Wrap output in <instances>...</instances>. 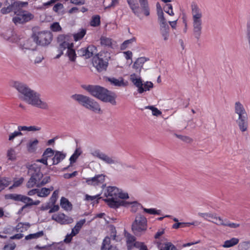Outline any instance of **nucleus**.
<instances>
[{
	"label": "nucleus",
	"instance_id": "obj_1",
	"mask_svg": "<svg viewBox=\"0 0 250 250\" xmlns=\"http://www.w3.org/2000/svg\"><path fill=\"white\" fill-rule=\"evenodd\" d=\"M11 85L18 91L20 99L27 104L43 109L48 108L47 103L41 98L40 94L31 89L27 84L14 81Z\"/></svg>",
	"mask_w": 250,
	"mask_h": 250
},
{
	"label": "nucleus",
	"instance_id": "obj_2",
	"mask_svg": "<svg viewBox=\"0 0 250 250\" xmlns=\"http://www.w3.org/2000/svg\"><path fill=\"white\" fill-rule=\"evenodd\" d=\"M104 194L106 197L104 201L110 208H117L121 206H126L128 204L126 201L121 200L128 198L127 193L116 187H108Z\"/></svg>",
	"mask_w": 250,
	"mask_h": 250
},
{
	"label": "nucleus",
	"instance_id": "obj_3",
	"mask_svg": "<svg viewBox=\"0 0 250 250\" xmlns=\"http://www.w3.org/2000/svg\"><path fill=\"white\" fill-rule=\"evenodd\" d=\"M83 88L91 95L105 103H109L112 105L116 104V94L107 89L99 85H84Z\"/></svg>",
	"mask_w": 250,
	"mask_h": 250
},
{
	"label": "nucleus",
	"instance_id": "obj_4",
	"mask_svg": "<svg viewBox=\"0 0 250 250\" xmlns=\"http://www.w3.org/2000/svg\"><path fill=\"white\" fill-rule=\"evenodd\" d=\"M29 173L31 174V177L26 184L28 188H32L35 186L41 187L50 181V176H46L42 180L43 178V174L41 172L40 167L36 164L31 166L29 169Z\"/></svg>",
	"mask_w": 250,
	"mask_h": 250
},
{
	"label": "nucleus",
	"instance_id": "obj_5",
	"mask_svg": "<svg viewBox=\"0 0 250 250\" xmlns=\"http://www.w3.org/2000/svg\"><path fill=\"white\" fill-rule=\"evenodd\" d=\"M191 9L193 34L194 37L198 40L202 34L203 13L201 9L195 3L191 4Z\"/></svg>",
	"mask_w": 250,
	"mask_h": 250
},
{
	"label": "nucleus",
	"instance_id": "obj_6",
	"mask_svg": "<svg viewBox=\"0 0 250 250\" xmlns=\"http://www.w3.org/2000/svg\"><path fill=\"white\" fill-rule=\"evenodd\" d=\"M141 7H140L138 1L137 0H126L127 3L129 5L133 14L139 18H141V14L142 12L146 16H148L150 14V9L147 0H138Z\"/></svg>",
	"mask_w": 250,
	"mask_h": 250
},
{
	"label": "nucleus",
	"instance_id": "obj_7",
	"mask_svg": "<svg viewBox=\"0 0 250 250\" xmlns=\"http://www.w3.org/2000/svg\"><path fill=\"white\" fill-rule=\"evenodd\" d=\"M234 112L238 115L236 123L240 130L242 132L247 131L248 126V114L244 105L240 102H235L234 104Z\"/></svg>",
	"mask_w": 250,
	"mask_h": 250
},
{
	"label": "nucleus",
	"instance_id": "obj_8",
	"mask_svg": "<svg viewBox=\"0 0 250 250\" xmlns=\"http://www.w3.org/2000/svg\"><path fill=\"white\" fill-rule=\"evenodd\" d=\"M147 228V221L146 217L141 214H138L132 222L131 229L137 236H140L146 231Z\"/></svg>",
	"mask_w": 250,
	"mask_h": 250
},
{
	"label": "nucleus",
	"instance_id": "obj_9",
	"mask_svg": "<svg viewBox=\"0 0 250 250\" xmlns=\"http://www.w3.org/2000/svg\"><path fill=\"white\" fill-rule=\"evenodd\" d=\"M32 38L37 45L44 46L50 43L52 40V35L49 31H43L34 33Z\"/></svg>",
	"mask_w": 250,
	"mask_h": 250
},
{
	"label": "nucleus",
	"instance_id": "obj_10",
	"mask_svg": "<svg viewBox=\"0 0 250 250\" xmlns=\"http://www.w3.org/2000/svg\"><path fill=\"white\" fill-rule=\"evenodd\" d=\"M91 155L98 158L101 161L108 165L121 164L120 160L115 156H109L105 153L102 152L99 149H95L91 152Z\"/></svg>",
	"mask_w": 250,
	"mask_h": 250
},
{
	"label": "nucleus",
	"instance_id": "obj_11",
	"mask_svg": "<svg viewBox=\"0 0 250 250\" xmlns=\"http://www.w3.org/2000/svg\"><path fill=\"white\" fill-rule=\"evenodd\" d=\"M158 21L160 23V32L165 41L169 38V26L164 16V13L160 9L158 12Z\"/></svg>",
	"mask_w": 250,
	"mask_h": 250
},
{
	"label": "nucleus",
	"instance_id": "obj_12",
	"mask_svg": "<svg viewBox=\"0 0 250 250\" xmlns=\"http://www.w3.org/2000/svg\"><path fill=\"white\" fill-rule=\"evenodd\" d=\"M15 13L16 16L13 17V21L15 24L28 22L34 18L33 14L25 11L18 10Z\"/></svg>",
	"mask_w": 250,
	"mask_h": 250
},
{
	"label": "nucleus",
	"instance_id": "obj_13",
	"mask_svg": "<svg viewBox=\"0 0 250 250\" xmlns=\"http://www.w3.org/2000/svg\"><path fill=\"white\" fill-rule=\"evenodd\" d=\"M1 36L5 40L11 42H17L20 40L16 33L11 29H9L3 32Z\"/></svg>",
	"mask_w": 250,
	"mask_h": 250
},
{
	"label": "nucleus",
	"instance_id": "obj_14",
	"mask_svg": "<svg viewBox=\"0 0 250 250\" xmlns=\"http://www.w3.org/2000/svg\"><path fill=\"white\" fill-rule=\"evenodd\" d=\"M26 4H27V2L20 1L14 2L7 7L2 8L1 9L0 12L3 14H8L12 11H14L15 12L16 9H20L21 8L24 7Z\"/></svg>",
	"mask_w": 250,
	"mask_h": 250
},
{
	"label": "nucleus",
	"instance_id": "obj_15",
	"mask_svg": "<svg viewBox=\"0 0 250 250\" xmlns=\"http://www.w3.org/2000/svg\"><path fill=\"white\" fill-rule=\"evenodd\" d=\"M52 219L56 221L61 224H69L73 222V219L63 213L54 214L52 216Z\"/></svg>",
	"mask_w": 250,
	"mask_h": 250
},
{
	"label": "nucleus",
	"instance_id": "obj_16",
	"mask_svg": "<svg viewBox=\"0 0 250 250\" xmlns=\"http://www.w3.org/2000/svg\"><path fill=\"white\" fill-rule=\"evenodd\" d=\"M93 64L98 72L105 70L108 66V62L106 61L99 57L93 59Z\"/></svg>",
	"mask_w": 250,
	"mask_h": 250
},
{
	"label": "nucleus",
	"instance_id": "obj_17",
	"mask_svg": "<svg viewBox=\"0 0 250 250\" xmlns=\"http://www.w3.org/2000/svg\"><path fill=\"white\" fill-rule=\"evenodd\" d=\"M71 98L85 108L91 100V98L82 94H74Z\"/></svg>",
	"mask_w": 250,
	"mask_h": 250
},
{
	"label": "nucleus",
	"instance_id": "obj_18",
	"mask_svg": "<svg viewBox=\"0 0 250 250\" xmlns=\"http://www.w3.org/2000/svg\"><path fill=\"white\" fill-rule=\"evenodd\" d=\"M105 81L109 82L111 85L117 87H125L128 84V82L125 81L123 77H120L118 79L114 77H106Z\"/></svg>",
	"mask_w": 250,
	"mask_h": 250
},
{
	"label": "nucleus",
	"instance_id": "obj_19",
	"mask_svg": "<svg viewBox=\"0 0 250 250\" xmlns=\"http://www.w3.org/2000/svg\"><path fill=\"white\" fill-rule=\"evenodd\" d=\"M130 80L138 88V91L139 93H143V86L144 83L139 76L135 73L132 74L130 76Z\"/></svg>",
	"mask_w": 250,
	"mask_h": 250
},
{
	"label": "nucleus",
	"instance_id": "obj_20",
	"mask_svg": "<svg viewBox=\"0 0 250 250\" xmlns=\"http://www.w3.org/2000/svg\"><path fill=\"white\" fill-rule=\"evenodd\" d=\"M104 177L103 174H98L92 178H86V183L88 185L97 186L104 181Z\"/></svg>",
	"mask_w": 250,
	"mask_h": 250
},
{
	"label": "nucleus",
	"instance_id": "obj_21",
	"mask_svg": "<svg viewBox=\"0 0 250 250\" xmlns=\"http://www.w3.org/2000/svg\"><path fill=\"white\" fill-rule=\"evenodd\" d=\"M111 238L108 236L104 239L101 247V250H118L116 246L110 244Z\"/></svg>",
	"mask_w": 250,
	"mask_h": 250
},
{
	"label": "nucleus",
	"instance_id": "obj_22",
	"mask_svg": "<svg viewBox=\"0 0 250 250\" xmlns=\"http://www.w3.org/2000/svg\"><path fill=\"white\" fill-rule=\"evenodd\" d=\"M66 157V154L62 152L55 151L54 157L52 158V165H56L62 161Z\"/></svg>",
	"mask_w": 250,
	"mask_h": 250
},
{
	"label": "nucleus",
	"instance_id": "obj_23",
	"mask_svg": "<svg viewBox=\"0 0 250 250\" xmlns=\"http://www.w3.org/2000/svg\"><path fill=\"white\" fill-rule=\"evenodd\" d=\"M86 109L96 113H99L101 111V107L99 104L92 98H91Z\"/></svg>",
	"mask_w": 250,
	"mask_h": 250
},
{
	"label": "nucleus",
	"instance_id": "obj_24",
	"mask_svg": "<svg viewBox=\"0 0 250 250\" xmlns=\"http://www.w3.org/2000/svg\"><path fill=\"white\" fill-rule=\"evenodd\" d=\"M113 42L112 39L105 36H102L100 38V43L104 47L112 48Z\"/></svg>",
	"mask_w": 250,
	"mask_h": 250
},
{
	"label": "nucleus",
	"instance_id": "obj_25",
	"mask_svg": "<svg viewBox=\"0 0 250 250\" xmlns=\"http://www.w3.org/2000/svg\"><path fill=\"white\" fill-rule=\"evenodd\" d=\"M128 204L126 207H129L130 208V211L132 212L135 213L137 212L140 208H143V206L137 202L134 201L131 202H126Z\"/></svg>",
	"mask_w": 250,
	"mask_h": 250
},
{
	"label": "nucleus",
	"instance_id": "obj_26",
	"mask_svg": "<svg viewBox=\"0 0 250 250\" xmlns=\"http://www.w3.org/2000/svg\"><path fill=\"white\" fill-rule=\"evenodd\" d=\"M86 59L90 58L94 55H97V50L96 47L92 45L88 46L85 48Z\"/></svg>",
	"mask_w": 250,
	"mask_h": 250
},
{
	"label": "nucleus",
	"instance_id": "obj_27",
	"mask_svg": "<svg viewBox=\"0 0 250 250\" xmlns=\"http://www.w3.org/2000/svg\"><path fill=\"white\" fill-rule=\"evenodd\" d=\"M85 223V219H82L78 221L75 227L72 229V235L75 236L76 234H77L83 224Z\"/></svg>",
	"mask_w": 250,
	"mask_h": 250
},
{
	"label": "nucleus",
	"instance_id": "obj_28",
	"mask_svg": "<svg viewBox=\"0 0 250 250\" xmlns=\"http://www.w3.org/2000/svg\"><path fill=\"white\" fill-rule=\"evenodd\" d=\"M38 143L39 141L36 139L33 141H30L27 145L28 151L30 152H35L37 149Z\"/></svg>",
	"mask_w": 250,
	"mask_h": 250
},
{
	"label": "nucleus",
	"instance_id": "obj_29",
	"mask_svg": "<svg viewBox=\"0 0 250 250\" xmlns=\"http://www.w3.org/2000/svg\"><path fill=\"white\" fill-rule=\"evenodd\" d=\"M146 61V59L145 57H140L133 64V67L136 70H141L143 67L144 63Z\"/></svg>",
	"mask_w": 250,
	"mask_h": 250
},
{
	"label": "nucleus",
	"instance_id": "obj_30",
	"mask_svg": "<svg viewBox=\"0 0 250 250\" xmlns=\"http://www.w3.org/2000/svg\"><path fill=\"white\" fill-rule=\"evenodd\" d=\"M239 241V239L233 237L229 240L225 241L222 246L224 248H230L237 245Z\"/></svg>",
	"mask_w": 250,
	"mask_h": 250
},
{
	"label": "nucleus",
	"instance_id": "obj_31",
	"mask_svg": "<svg viewBox=\"0 0 250 250\" xmlns=\"http://www.w3.org/2000/svg\"><path fill=\"white\" fill-rule=\"evenodd\" d=\"M126 243H127V249L128 250H131L133 247H134V246H133V244L134 243H135L136 241H135L136 240V238L130 234H127V236H126Z\"/></svg>",
	"mask_w": 250,
	"mask_h": 250
},
{
	"label": "nucleus",
	"instance_id": "obj_32",
	"mask_svg": "<svg viewBox=\"0 0 250 250\" xmlns=\"http://www.w3.org/2000/svg\"><path fill=\"white\" fill-rule=\"evenodd\" d=\"M11 181L9 178L6 177H0V192L8 187Z\"/></svg>",
	"mask_w": 250,
	"mask_h": 250
},
{
	"label": "nucleus",
	"instance_id": "obj_33",
	"mask_svg": "<svg viewBox=\"0 0 250 250\" xmlns=\"http://www.w3.org/2000/svg\"><path fill=\"white\" fill-rule=\"evenodd\" d=\"M212 219L214 220L211 222L217 225L226 226L227 219L223 220L221 217H218L216 215H213Z\"/></svg>",
	"mask_w": 250,
	"mask_h": 250
},
{
	"label": "nucleus",
	"instance_id": "obj_34",
	"mask_svg": "<svg viewBox=\"0 0 250 250\" xmlns=\"http://www.w3.org/2000/svg\"><path fill=\"white\" fill-rule=\"evenodd\" d=\"M61 206L62 208L65 210H69L71 209V204L69 201L64 197H62L61 199Z\"/></svg>",
	"mask_w": 250,
	"mask_h": 250
},
{
	"label": "nucleus",
	"instance_id": "obj_35",
	"mask_svg": "<svg viewBox=\"0 0 250 250\" xmlns=\"http://www.w3.org/2000/svg\"><path fill=\"white\" fill-rule=\"evenodd\" d=\"M30 225L28 223H19L16 226V229L18 231L23 232L27 230Z\"/></svg>",
	"mask_w": 250,
	"mask_h": 250
},
{
	"label": "nucleus",
	"instance_id": "obj_36",
	"mask_svg": "<svg viewBox=\"0 0 250 250\" xmlns=\"http://www.w3.org/2000/svg\"><path fill=\"white\" fill-rule=\"evenodd\" d=\"M238 250H250V240L240 243L238 246Z\"/></svg>",
	"mask_w": 250,
	"mask_h": 250
},
{
	"label": "nucleus",
	"instance_id": "obj_37",
	"mask_svg": "<svg viewBox=\"0 0 250 250\" xmlns=\"http://www.w3.org/2000/svg\"><path fill=\"white\" fill-rule=\"evenodd\" d=\"M66 55L68 57L69 60L71 62H75L76 58V54L73 47H68L67 50Z\"/></svg>",
	"mask_w": 250,
	"mask_h": 250
},
{
	"label": "nucleus",
	"instance_id": "obj_38",
	"mask_svg": "<svg viewBox=\"0 0 250 250\" xmlns=\"http://www.w3.org/2000/svg\"><path fill=\"white\" fill-rule=\"evenodd\" d=\"M7 157L8 159L10 161H15L16 160V153L14 149L11 148L7 151Z\"/></svg>",
	"mask_w": 250,
	"mask_h": 250
},
{
	"label": "nucleus",
	"instance_id": "obj_39",
	"mask_svg": "<svg viewBox=\"0 0 250 250\" xmlns=\"http://www.w3.org/2000/svg\"><path fill=\"white\" fill-rule=\"evenodd\" d=\"M43 235V231H40L35 233L30 234L25 236V239L26 240H30V239H37L39 237H41Z\"/></svg>",
	"mask_w": 250,
	"mask_h": 250
},
{
	"label": "nucleus",
	"instance_id": "obj_40",
	"mask_svg": "<svg viewBox=\"0 0 250 250\" xmlns=\"http://www.w3.org/2000/svg\"><path fill=\"white\" fill-rule=\"evenodd\" d=\"M82 153V151L80 148H77L74 153L72 154V155L69 158V161L70 162V164L74 163L76 162V160L78 158V157L81 155Z\"/></svg>",
	"mask_w": 250,
	"mask_h": 250
},
{
	"label": "nucleus",
	"instance_id": "obj_41",
	"mask_svg": "<svg viewBox=\"0 0 250 250\" xmlns=\"http://www.w3.org/2000/svg\"><path fill=\"white\" fill-rule=\"evenodd\" d=\"M23 195L17 194H7L6 197L7 199H12L14 201H22V197Z\"/></svg>",
	"mask_w": 250,
	"mask_h": 250
},
{
	"label": "nucleus",
	"instance_id": "obj_42",
	"mask_svg": "<svg viewBox=\"0 0 250 250\" xmlns=\"http://www.w3.org/2000/svg\"><path fill=\"white\" fill-rule=\"evenodd\" d=\"M86 34V30L82 29L80 31L73 35L75 41L77 42L82 39Z\"/></svg>",
	"mask_w": 250,
	"mask_h": 250
},
{
	"label": "nucleus",
	"instance_id": "obj_43",
	"mask_svg": "<svg viewBox=\"0 0 250 250\" xmlns=\"http://www.w3.org/2000/svg\"><path fill=\"white\" fill-rule=\"evenodd\" d=\"M143 209L144 211V212L149 214L160 215L161 212V210L156 209V208H146L143 207Z\"/></svg>",
	"mask_w": 250,
	"mask_h": 250
},
{
	"label": "nucleus",
	"instance_id": "obj_44",
	"mask_svg": "<svg viewBox=\"0 0 250 250\" xmlns=\"http://www.w3.org/2000/svg\"><path fill=\"white\" fill-rule=\"evenodd\" d=\"M22 198H22V202L25 203V205L24 206H23L21 208V211L23 210V209L24 208H26L28 206H32V205H30V204H31V203L33 202V201L31 198H30L27 196H24V195H23Z\"/></svg>",
	"mask_w": 250,
	"mask_h": 250
},
{
	"label": "nucleus",
	"instance_id": "obj_45",
	"mask_svg": "<svg viewBox=\"0 0 250 250\" xmlns=\"http://www.w3.org/2000/svg\"><path fill=\"white\" fill-rule=\"evenodd\" d=\"M100 24V17L99 15H95L92 17L90 21V25L93 27H96Z\"/></svg>",
	"mask_w": 250,
	"mask_h": 250
},
{
	"label": "nucleus",
	"instance_id": "obj_46",
	"mask_svg": "<svg viewBox=\"0 0 250 250\" xmlns=\"http://www.w3.org/2000/svg\"><path fill=\"white\" fill-rule=\"evenodd\" d=\"M69 41L62 42L59 43V49L60 51H63L64 49L67 48L68 49V47H73V44L72 43H70Z\"/></svg>",
	"mask_w": 250,
	"mask_h": 250
},
{
	"label": "nucleus",
	"instance_id": "obj_47",
	"mask_svg": "<svg viewBox=\"0 0 250 250\" xmlns=\"http://www.w3.org/2000/svg\"><path fill=\"white\" fill-rule=\"evenodd\" d=\"M174 136L177 138H179L182 141L187 143H190L192 141V139L187 136H184L180 134H178L176 133L174 134Z\"/></svg>",
	"mask_w": 250,
	"mask_h": 250
},
{
	"label": "nucleus",
	"instance_id": "obj_48",
	"mask_svg": "<svg viewBox=\"0 0 250 250\" xmlns=\"http://www.w3.org/2000/svg\"><path fill=\"white\" fill-rule=\"evenodd\" d=\"M22 135V133L21 131H19V130L17 131H15L14 132L10 133L9 134L8 140L9 141H13L16 137Z\"/></svg>",
	"mask_w": 250,
	"mask_h": 250
},
{
	"label": "nucleus",
	"instance_id": "obj_49",
	"mask_svg": "<svg viewBox=\"0 0 250 250\" xmlns=\"http://www.w3.org/2000/svg\"><path fill=\"white\" fill-rule=\"evenodd\" d=\"M49 190L46 188H42L41 189H38V196L40 197H46L49 195Z\"/></svg>",
	"mask_w": 250,
	"mask_h": 250
},
{
	"label": "nucleus",
	"instance_id": "obj_50",
	"mask_svg": "<svg viewBox=\"0 0 250 250\" xmlns=\"http://www.w3.org/2000/svg\"><path fill=\"white\" fill-rule=\"evenodd\" d=\"M58 190H56L53 192V194H52L49 199V202L51 203V205H54V204H55L58 198Z\"/></svg>",
	"mask_w": 250,
	"mask_h": 250
},
{
	"label": "nucleus",
	"instance_id": "obj_51",
	"mask_svg": "<svg viewBox=\"0 0 250 250\" xmlns=\"http://www.w3.org/2000/svg\"><path fill=\"white\" fill-rule=\"evenodd\" d=\"M70 37L69 35H60L57 38V42L59 43L62 42L69 41Z\"/></svg>",
	"mask_w": 250,
	"mask_h": 250
},
{
	"label": "nucleus",
	"instance_id": "obj_52",
	"mask_svg": "<svg viewBox=\"0 0 250 250\" xmlns=\"http://www.w3.org/2000/svg\"><path fill=\"white\" fill-rule=\"evenodd\" d=\"M55 151L51 148H47L45 149L43 153L42 157L46 158L47 159L48 158L54 155Z\"/></svg>",
	"mask_w": 250,
	"mask_h": 250
},
{
	"label": "nucleus",
	"instance_id": "obj_53",
	"mask_svg": "<svg viewBox=\"0 0 250 250\" xmlns=\"http://www.w3.org/2000/svg\"><path fill=\"white\" fill-rule=\"evenodd\" d=\"M134 41V38H132L129 40H127L123 42L121 45L120 49L122 50L126 49L128 45L131 44Z\"/></svg>",
	"mask_w": 250,
	"mask_h": 250
},
{
	"label": "nucleus",
	"instance_id": "obj_54",
	"mask_svg": "<svg viewBox=\"0 0 250 250\" xmlns=\"http://www.w3.org/2000/svg\"><path fill=\"white\" fill-rule=\"evenodd\" d=\"M164 10L170 16L174 15L172 10V6L171 4H166L164 7Z\"/></svg>",
	"mask_w": 250,
	"mask_h": 250
},
{
	"label": "nucleus",
	"instance_id": "obj_55",
	"mask_svg": "<svg viewBox=\"0 0 250 250\" xmlns=\"http://www.w3.org/2000/svg\"><path fill=\"white\" fill-rule=\"evenodd\" d=\"M50 29L53 32H59L62 30V27L57 22L53 23L50 26Z\"/></svg>",
	"mask_w": 250,
	"mask_h": 250
},
{
	"label": "nucleus",
	"instance_id": "obj_56",
	"mask_svg": "<svg viewBox=\"0 0 250 250\" xmlns=\"http://www.w3.org/2000/svg\"><path fill=\"white\" fill-rule=\"evenodd\" d=\"M134 247L138 248L139 250H148L146 246L144 243L140 242H136L134 243Z\"/></svg>",
	"mask_w": 250,
	"mask_h": 250
},
{
	"label": "nucleus",
	"instance_id": "obj_57",
	"mask_svg": "<svg viewBox=\"0 0 250 250\" xmlns=\"http://www.w3.org/2000/svg\"><path fill=\"white\" fill-rule=\"evenodd\" d=\"M24 179L22 177L19 178V179H16L14 181V184L9 189H12L14 188L19 187L23 182Z\"/></svg>",
	"mask_w": 250,
	"mask_h": 250
},
{
	"label": "nucleus",
	"instance_id": "obj_58",
	"mask_svg": "<svg viewBox=\"0 0 250 250\" xmlns=\"http://www.w3.org/2000/svg\"><path fill=\"white\" fill-rule=\"evenodd\" d=\"M146 108L151 110L152 115L154 116H159L161 114V112L157 108H155L152 106H148L146 107Z\"/></svg>",
	"mask_w": 250,
	"mask_h": 250
},
{
	"label": "nucleus",
	"instance_id": "obj_59",
	"mask_svg": "<svg viewBox=\"0 0 250 250\" xmlns=\"http://www.w3.org/2000/svg\"><path fill=\"white\" fill-rule=\"evenodd\" d=\"M198 215L199 216L204 218L205 220H208V221H211L210 220L208 219V218H210L212 219L214 214H211V213H201V212H199L198 213Z\"/></svg>",
	"mask_w": 250,
	"mask_h": 250
},
{
	"label": "nucleus",
	"instance_id": "obj_60",
	"mask_svg": "<svg viewBox=\"0 0 250 250\" xmlns=\"http://www.w3.org/2000/svg\"><path fill=\"white\" fill-rule=\"evenodd\" d=\"M153 84L151 82H146L143 86V92L149 90L153 87Z\"/></svg>",
	"mask_w": 250,
	"mask_h": 250
},
{
	"label": "nucleus",
	"instance_id": "obj_61",
	"mask_svg": "<svg viewBox=\"0 0 250 250\" xmlns=\"http://www.w3.org/2000/svg\"><path fill=\"white\" fill-rule=\"evenodd\" d=\"M32 43V40L30 39L27 40L25 43L24 44L23 46L22 47L21 49L22 50L23 49H30L32 48V45L31 44Z\"/></svg>",
	"mask_w": 250,
	"mask_h": 250
},
{
	"label": "nucleus",
	"instance_id": "obj_62",
	"mask_svg": "<svg viewBox=\"0 0 250 250\" xmlns=\"http://www.w3.org/2000/svg\"><path fill=\"white\" fill-rule=\"evenodd\" d=\"M44 59V56L42 54H39L35 58L34 60L35 63H39Z\"/></svg>",
	"mask_w": 250,
	"mask_h": 250
},
{
	"label": "nucleus",
	"instance_id": "obj_63",
	"mask_svg": "<svg viewBox=\"0 0 250 250\" xmlns=\"http://www.w3.org/2000/svg\"><path fill=\"white\" fill-rule=\"evenodd\" d=\"M63 7V6L62 4L61 3H58L54 6L53 9L55 12H58L59 10L62 9Z\"/></svg>",
	"mask_w": 250,
	"mask_h": 250
},
{
	"label": "nucleus",
	"instance_id": "obj_64",
	"mask_svg": "<svg viewBox=\"0 0 250 250\" xmlns=\"http://www.w3.org/2000/svg\"><path fill=\"white\" fill-rule=\"evenodd\" d=\"M16 247V245L14 243L5 245L3 248V250H14Z\"/></svg>",
	"mask_w": 250,
	"mask_h": 250
}]
</instances>
